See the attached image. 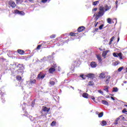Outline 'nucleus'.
<instances>
[{"label":"nucleus","instance_id":"7","mask_svg":"<svg viewBox=\"0 0 127 127\" xmlns=\"http://www.w3.org/2000/svg\"><path fill=\"white\" fill-rule=\"evenodd\" d=\"M44 77H45V75L42 74V73H40L38 75V79L43 80V79H44Z\"/></svg>","mask_w":127,"mask_h":127},{"label":"nucleus","instance_id":"12","mask_svg":"<svg viewBox=\"0 0 127 127\" xmlns=\"http://www.w3.org/2000/svg\"><path fill=\"white\" fill-rule=\"evenodd\" d=\"M90 66L92 68H96L97 67V64L95 62H91L90 64Z\"/></svg>","mask_w":127,"mask_h":127},{"label":"nucleus","instance_id":"58","mask_svg":"<svg viewBox=\"0 0 127 127\" xmlns=\"http://www.w3.org/2000/svg\"><path fill=\"white\" fill-rule=\"evenodd\" d=\"M2 103H4L5 102V100H2Z\"/></svg>","mask_w":127,"mask_h":127},{"label":"nucleus","instance_id":"31","mask_svg":"<svg viewBox=\"0 0 127 127\" xmlns=\"http://www.w3.org/2000/svg\"><path fill=\"white\" fill-rule=\"evenodd\" d=\"M103 116H104V113H103V112L100 113L98 115L99 118H102V117H103Z\"/></svg>","mask_w":127,"mask_h":127},{"label":"nucleus","instance_id":"43","mask_svg":"<svg viewBox=\"0 0 127 127\" xmlns=\"http://www.w3.org/2000/svg\"><path fill=\"white\" fill-rule=\"evenodd\" d=\"M47 0H42V2H43V3H45V2H47Z\"/></svg>","mask_w":127,"mask_h":127},{"label":"nucleus","instance_id":"62","mask_svg":"<svg viewBox=\"0 0 127 127\" xmlns=\"http://www.w3.org/2000/svg\"><path fill=\"white\" fill-rule=\"evenodd\" d=\"M120 40V38H118V41H119Z\"/></svg>","mask_w":127,"mask_h":127},{"label":"nucleus","instance_id":"56","mask_svg":"<svg viewBox=\"0 0 127 127\" xmlns=\"http://www.w3.org/2000/svg\"><path fill=\"white\" fill-rule=\"evenodd\" d=\"M33 0H29V1H33Z\"/></svg>","mask_w":127,"mask_h":127},{"label":"nucleus","instance_id":"13","mask_svg":"<svg viewBox=\"0 0 127 127\" xmlns=\"http://www.w3.org/2000/svg\"><path fill=\"white\" fill-rule=\"evenodd\" d=\"M82 97L85 99H89V98H90V97H89V94H88L87 93H83Z\"/></svg>","mask_w":127,"mask_h":127},{"label":"nucleus","instance_id":"26","mask_svg":"<svg viewBox=\"0 0 127 127\" xmlns=\"http://www.w3.org/2000/svg\"><path fill=\"white\" fill-rule=\"evenodd\" d=\"M78 33H70V36H76V35H78Z\"/></svg>","mask_w":127,"mask_h":127},{"label":"nucleus","instance_id":"2","mask_svg":"<svg viewBox=\"0 0 127 127\" xmlns=\"http://www.w3.org/2000/svg\"><path fill=\"white\" fill-rule=\"evenodd\" d=\"M42 115L41 116L42 117H44V116H46V115H47V113H45L43 112H47V113H48V112H49V111H50V109H48L47 107L43 106L42 110Z\"/></svg>","mask_w":127,"mask_h":127},{"label":"nucleus","instance_id":"17","mask_svg":"<svg viewBox=\"0 0 127 127\" xmlns=\"http://www.w3.org/2000/svg\"><path fill=\"white\" fill-rule=\"evenodd\" d=\"M49 72L52 74L53 72H55V68L51 67L49 69Z\"/></svg>","mask_w":127,"mask_h":127},{"label":"nucleus","instance_id":"6","mask_svg":"<svg viewBox=\"0 0 127 127\" xmlns=\"http://www.w3.org/2000/svg\"><path fill=\"white\" fill-rule=\"evenodd\" d=\"M99 77L100 79H105L106 78V72H101Z\"/></svg>","mask_w":127,"mask_h":127},{"label":"nucleus","instance_id":"48","mask_svg":"<svg viewBox=\"0 0 127 127\" xmlns=\"http://www.w3.org/2000/svg\"><path fill=\"white\" fill-rule=\"evenodd\" d=\"M111 98L112 99V100H113V101H115V98H114L113 96L111 97Z\"/></svg>","mask_w":127,"mask_h":127},{"label":"nucleus","instance_id":"55","mask_svg":"<svg viewBox=\"0 0 127 127\" xmlns=\"http://www.w3.org/2000/svg\"><path fill=\"white\" fill-rule=\"evenodd\" d=\"M99 50H100V51H103V49L101 48H99Z\"/></svg>","mask_w":127,"mask_h":127},{"label":"nucleus","instance_id":"18","mask_svg":"<svg viewBox=\"0 0 127 127\" xmlns=\"http://www.w3.org/2000/svg\"><path fill=\"white\" fill-rule=\"evenodd\" d=\"M101 103L102 104L105 105V106H108V105H109V103L106 100H102L101 101Z\"/></svg>","mask_w":127,"mask_h":127},{"label":"nucleus","instance_id":"10","mask_svg":"<svg viewBox=\"0 0 127 127\" xmlns=\"http://www.w3.org/2000/svg\"><path fill=\"white\" fill-rule=\"evenodd\" d=\"M17 68H19V70H21V72H22V70H23V65L21 64H18L17 66Z\"/></svg>","mask_w":127,"mask_h":127},{"label":"nucleus","instance_id":"50","mask_svg":"<svg viewBox=\"0 0 127 127\" xmlns=\"http://www.w3.org/2000/svg\"><path fill=\"white\" fill-rule=\"evenodd\" d=\"M34 104H33V101H32V107H34Z\"/></svg>","mask_w":127,"mask_h":127},{"label":"nucleus","instance_id":"35","mask_svg":"<svg viewBox=\"0 0 127 127\" xmlns=\"http://www.w3.org/2000/svg\"><path fill=\"white\" fill-rule=\"evenodd\" d=\"M80 78H82L83 80H85L86 79V77H85L84 75H80Z\"/></svg>","mask_w":127,"mask_h":127},{"label":"nucleus","instance_id":"19","mask_svg":"<svg viewBox=\"0 0 127 127\" xmlns=\"http://www.w3.org/2000/svg\"><path fill=\"white\" fill-rule=\"evenodd\" d=\"M101 125L102 126V127H106V126H107V122L105 121H102L101 122Z\"/></svg>","mask_w":127,"mask_h":127},{"label":"nucleus","instance_id":"46","mask_svg":"<svg viewBox=\"0 0 127 127\" xmlns=\"http://www.w3.org/2000/svg\"><path fill=\"white\" fill-rule=\"evenodd\" d=\"M99 93H100V94H104V92L102 91V90H99Z\"/></svg>","mask_w":127,"mask_h":127},{"label":"nucleus","instance_id":"36","mask_svg":"<svg viewBox=\"0 0 127 127\" xmlns=\"http://www.w3.org/2000/svg\"><path fill=\"white\" fill-rule=\"evenodd\" d=\"M16 79L18 80V81H20V80H21V76H17Z\"/></svg>","mask_w":127,"mask_h":127},{"label":"nucleus","instance_id":"60","mask_svg":"<svg viewBox=\"0 0 127 127\" xmlns=\"http://www.w3.org/2000/svg\"><path fill=\"white\" fill-rule=\"evenodd\" d=\"M116 8H118V5H116Z\"/></svg>","mask_w":127,"mask_h":127},{"label":"nucleus","instance_id":"51","mask_svg":"<svg viewBox=\"0 0 127 127\" xmlns=\"http://www.w3.org/2000/svg\"><path fill=\"white\" fill-rule=\"evenodd\" d=\"M98 30H99V28H95V31H98Z\"/></svg>","mask_w":127,"mask_h":127},{"label":"nucleus","instance_id":"24","mask_svg":"<svg viewBox=\"0 0 127 127\" xmlns=\"http://www.w3.org/2000/svg\"><path fill=\"white\" fill-rule=\"evenodd\" d=\"M51 127H55L56 126V121H53L52 123L51 124Z\"/></svg>","mask_w":127,"mask_h":127},{"label":"nucleus","instance_id":"39","mask_svg":"<svg viewBox=\"0 0 127 127\" xmlns=\"http://www.w3.org/2000/svg\"><path fill=\"white\" fill-rule=\"evenodd\" d=\"M98 10V8H94L92 9V12H94V11H97Z\"/></svg>","mask_w":127,"mask_h":127},{"label":"nucleus","instance_id":"41","mask_svg":"<svg viewBox=\"0 0 127 127\" xmlns=\"http://www.w3.org/2000/svg\"><path fill=\"white\" fill-rule=\"evenodd\" d=\"M114 39H115V37H112L110 39L111 42H113V41H114Z\"/></svg>","mask_w":127,"mask_h":127},{"label":"nucleus","instance_id":"5","mask_svg":"<svg viewBox=\"0 0 127 127\" xmlns=\"http://www.w3.org/2000/svg\"><path fill=\"white\" fill-rule=\"evenodd\" d=\"M14 13H15L16 14H19L20 15H24V14H25V13H24V12L22 11H20L17 9L14 10Z\"/></svg>","mask_w":127,"mask_h":127},{"label":"nucleus","instance_id":"20","mask_svg":"<svg viewBox=\"0 0 127 127\" xmlns=\"http://www.w3.org/2000/svg\"><path fill=\"white\" fill-rule=\"evenodd\" d=\"M17 52L19 54H23L24 53V51H23L22 50L19 49L17 50Z\"/></svg>","mask_w":127,"mask_h":127},{"label":"nucleus","instance_id":"15","mask_svg":"<svg viewBox=\"0 0 127 127\" xmlns=\"http://www.w3.org/2000/svg\"><path fill=\"white\" fill-rule=\"evenodd\" d=\"M29 83L31 85H32L33 84H35V83H36V80L33 79H31L30 80Z\"/></svg>","mask_w":127,"mask_h":127},{"label":"nucleus","instance_id":"34","mask_svg":"<svg viewBox=\"0 0 127 127\" xmlns=\"http://www.w3.org/2000/svg\"><path fill=\"white\" fill-rule=\"evenodd\" d=\"M50 84L52 85V86H53L55 84V82H54V81H51Z\"/></svg>","mask_w":127,"mask_h":127},{"label":"nucleus","instance_id":"22","mask_svg":"<svg viewBox=\"0 0 127 127\" xmlns=\"http://www.w3.org/2000/svg\"><path fill=\"white\" fill-rule=\"evenodd\" d=\"M109 86H106L104 87V91H106V92H107V93H109Z\"/></svg>","mask_w":127,"mask_h":127},{"label":"nucleus","instance_id":"1","mask_svg":"<svg viewBox=\"0 0 127 127\" xmlns=\"http://www.w3.org/2000/svg\"><path fill=\"white\" fill-rule=\"evenodd\" d=\"M105 14V11H99L98 13H95L93 16H96V18L98 19L99 17L103 16Z\"/></svg>","mask_w":127,"mask_h":127},{"label":"nucleus","instance_id":"27","mask_svg":"<svg viewBox=\"0 0 127 127\" xmlns=\"http://www.w3.org/2000/svg\"><path fill=\"white\" fill-rule=\"evenodd\" d=\"M97 58L98 60L99 61V62H102V58H101V56L97 55Z\"/></svg>","mask_w":127,"mask_h":127},{"label":"nucleus","instance_id":"44","mask_svg":"<svg viewBox=\"0 0 127 127\" xmlns=\"http://www.w3.org/2000/svg\"><path fill=\"white\" fill-rule=\"evenodd\" d=\"M12 66H14V68H16L17 64H12Z\"/></svg>","mask_w":127,"mask_h":127},{"label":"nucleus","instance_id":"52","mask_svg":"<svg viewBox=\"0 0 127 127\" xmlns=\"http://www.w3.org/2000/svg\"><path fill=\"white\" fill-rule=\"evenodd\" d=\"M123 83H124V84H127V81H123Z\"/></svg>","mask_w":127,"mask_h":127},{"label":"nucleus","instance_id":"61","mask_svg":"<svg viewBox=\"0 0 127 127\" xmlns=\"http://www.w3.org/2000/svg\"><path fill=\"white\" fill-rule=\"evenodd\" d=\"M22 110H23V111H24L25 109L23 108Z\"/></svg>","mask_w":127,"mask_h":127},{"label":"nucleus","instance_id":"28","mask_svg":"<svg viewBox=\"0 0 127 127\" xmlns=\"http://www.w3.org/2000/svg\"><path fill=\"white\" fill-rule=\"evenodd\" d=\"M100 2V1H95L94 2H93L92 5H96L97 4H98V3H99Z\"/></svg>","mask_w":127,"mask_h":127},{"label":"nucleus","instance_id":"40","mask_svg":"<svg viewBox=\"0 0 127 127\" xmlns=\"http://www.w3.org/2000/svg\"><path fill=\"white\" fill-rule=\"evenodd\" d=\"M40 47H41V45H39L37 46V49L38 50H40Z\"/></svg>","mask_w":127,"mask_h":127},{"label":"nucleus","instance_id":"23","mask_svg":"<svg viewBox=\"0 0 127 127\" xmlns=\"http://www.w3.org/2000/svg\"><path fill=\"white\" fill-rule=\"evenodd\" d=\"M89 99H91V100H93V101L96 102V98H95V97H94L93 96H90Z\"/></svg>","mask_w":127,"mask_h":127},{"label":"nucleus","instance_id":"3","mask_svg":"<svg viewBox=\"0 0 127 127\" xmlns=\"http://www.w3.org/2000/svg\"><path fill=\"white\" fill-rule=\"evenodd\" d=\"M113 55L114 57H119L120 59H123V54L122 53H113Z\"/></svg>","mask_w":127,"mask_h":127},{"label":"nucleus","instance_id":"54","mask_svg":"<svg viewBox=\"0 0 127 127\" xmlns=\"http://www.w3.org/2000/svg\"><path fill=\"white\" fill-rule=\"evenodd\" d=\"M97 25H98V22L96 23V24L95 25V27H96L97 26Z\"/></svg>","mask_w":127,"mask_h":127},{"label":"nucleus","instance_id":"59","mask_svg":"<svg viewBox=\"0 0 127 127\" xmlns=\"http://www.w3.org/2000/svg\"><path fill=\"white\" fill-rule=\"evenodd\" d=\"M1 98H2V97H3V94H1Z\"/></svg>","mask_w":127,"mask_h":127},{"label":"nucleus","instance_id":"9","mask_svg":"<svg viewBox=\"0 0 127 127\" xmlns=\"http://www.w3.org/2000/svg\"><path fill=\"white\" fill-rule=\"evenodd\" d=\"M110 80H111V75H108L106 77L105 82L106 84H109L110 83Z\"/></svg>","mask_w":127,"mask_h":127},{"label":"nucleus","instance_id":"16","mask_svg":"<svg viewBox=\"0 0 127 127\" xmlns=\"http://www.w3.org/2000/svg\"><path fill=\"white\" fill-rule=\"evenodd\" d=\"M108 52H109V51H103L102 53V56L103 57H106V56H107V54H108Z\"/></svg>","mask_w":127,"mask_h":127},{"label":"nucleus","instance_id":"11","mask_svg":"<svg viewBox=\"0 0 127 127\" xmlns=\"http://www.w3.org/2000/svg\"><path fill=\"white\" fill-rule=\"evenodd\" d=\"M84 30H85V27L84 26H81V27H79L78 28L77 31H78V32H82V31H83Z\"/></svg>","mask_w":127,"mask_h":127},{"label":"nucleus","instance_id":"38","mask_svg":"<svg viewBox=\"0 0 127 127\" xmlns=\"http://www.w3.org/2000/svg\"><path fill=\"white\" fill-rule=\"evenodd\" d=\"M55 37H56V35H52L50 36V38H52V39H53V38H55Z\"/></svg>","mask_w":127,"mask_h":127},{"label":"nucleus","instance_id":"4","mask_svg":"<svg viewBox=\"0 0 127 127\" xmlns=\"http://www.w3.org/2000/svg\"><path fill=\"white\" fill-rule=\"evenodd\" d=\"M8 4L12 7V8H14L16 6V4L13 1L10 0L8 1Z\"/></svg>","mask_w":127,"mask_h":127},{"label":"nucleus","instance_id":"29","mask_svg":"<svg viewBox=\"0 0 127 127\" xmlns=\"http://www.w3.org/2000/svg\"><path fill=\"white\" fill-rule=\"evenodd\" d=\"M124 69V66L120 67L118 68V72H122V70Z\"/></svg>","mask_w":127,"mask_h":127},{"label":"nucleus","instance_id":"53","mask_svg":"<svg viewBox=\"0 0 127 127\" xmlns=\"http://www.w3.org/2000/svg\"><path fill=\"white\" fill-rule=\"evenodd\" d=\"M111 44H112V42H111V41H110L109 43V45H111Z\"/></svg>","mask_w":127,"mask_h":127},{"label":"nucleus","instance_id":"42","mask_svg":"<svg viewBox=\"0 0 127 127\" xmlns=\"http://www.w3.org/2000/svg\"><path fill=\"white\" fill-rule=\"evenodd\" d=\"M52 66L54 67V68H56V67H57V65L56 64H53L52 65Z\"/></svg>","mask_w":127,"mask_h":127},{"label":"nucleus","instance_id":"45","mask_svg":"<svg viewBox=\"0 0 127 127\" xmlns=\"http://www.w3.org/2000/svg\"><path fill=\"white\" fill-rule=\"evenodd\" d=\"M122 113H127V111L125 109H124V110L122 111Z\"/></svg>","mask_w":127,"mask_h":127},{"label":"nucleus","instance_id":"37","mask_svg":"<svg viewBox=\"0 0 127 127\" xmlns=\"http://www.w3.org/2000/svg\"><path fill=\"white\" fill-rule=\"evenodd\" d=\"M103 27H104V24H102L99 26V29L100 30H102L103 29Z\"/></svg>","mask_w":127,"mask_h":127},{"label":"nucleus","instance_id":"32","mask_svg":"<svg viewBox=\"0 0 127 127\" xmlns=\"http://www.w3.org/2000/svg\"><path fill=\"white\" fill-rule=\"evenodd\" d=\"M88 86H94V82L91 81L89 82Z\"/></svg>","mask_w":127,"mask_h":127},{"label":"nucleus","instance_id":"63","mask_svg":"<svg viewBox=\"0 0 127 127\" xmlns=\"http://www.w3.org/2000/svg\"><path fill=\"white\" fill-rule=\"evenodd\" d=\"M126 72H127V67L126 68Z\"/></svg>","mask_w":127,"mask_h":127},{"label":"nucleus","instance_id":"57","mask_svg":"<svg viewBox=\"0 0 127 127\" xmlns=\"http://www.w3.org/2000/svg\"><path fill=\"white\" fill-rule=\"evenodd\" d=\"M58 68H59V71H60V67L59 66Z\"/></svg>","mask_w":127,"mask_h":127},{"label":"nucleus","instance_id":"21","mask_svg":"<svg viewBox=\"0 0 127 127\" xmlns=\"http://www.w3.org/2000/svg\"><path fill=\"white\" fill-rule=\"evenodd\" d=\"M99 11H105V7L103 6H101L100 7H99Z\"/></svg>","mask_w":127,"mask_h":127},{"label":"nucleus","instance_id":"25","mask_svg":"<svg viewBox=\"0 0 127 127\" xmlns=\"http://www.w3.org/2000/svg\"><path fill=\"white\" fill-rule=\"evenodd\" d=\"M107 22L108 23H109V24H112V19L108 18L107 19Z\"/></svg>","mask_w":127,"mask_h":127},{"label":"nucleus","instance_id":"30","mask_svg":"<svg viewBox=\"0 0 127 127\" xmlns=\"http://www.w3.org/2000/svg\"><path fill=\"white\" fill-rule=\"evenodd\" d=\"M119 120H120V118H117L115 120V122L114 123L115 125H118V122H119Z\"/></svg>","mask_w":127,"mask_h":127},{"label":"nucleus","instance_id":"47","mask_svg":"<svg viewBox=\"0 0 127 127\" xmlns=\"http://www.w3.org/2000/svg\"><path fill=\"white\" fill-rule=\"evenodd\" d=\"M16 0V1L17 4H18V3H19V1H20V0Z\"/></svg>","mask_w":127,"mask_h":127},{"label":"nucleus","instance_id":"33","mask_svg":"<svg viewBox=\"0 0 127 127\" xmlns=\"http://www.w3.org/2000/svg\"><path fill=\"white\" fill-rule=\"evenodd\" d=\"M118 91H119V89H118V88L117 87L113 88V92H118Z\"/></svg>","mask_w":127,"mask_h":127},{"label":"nucleus","instance_id":"49","mask_svg":"<svg viewBox=\"0 0 127 127\" xmlns=\"http://www.w3.org/2000/svg\"><path fill=\"white\" fill-rule=\"evenodd\" d=\"M118 2H119V1L118 0H116V2H115L116 4L118 5Z\"/></svg>","mask_w":127,"mask_h":127},{"label":"nucleus","instance_id":"64","mask_svg":"<svg viewBox=\"0 0 127 127\" xmlns=\"http://www.w3.org/2000/svg\"><path fill=\"white\" fill-rule=\"evenodd\" d=\"M125 107H127V105H125Z\"/></svg>","mask_w":127,"mask_h":127},{"label":"nucleus","instance_id":"8","mask_svg":"<svg viewBox=\"0 0 127 127\" xmlns=\"http://www.w3.org/2000/svg\"><path fill=\"white\" fill-rule=\"evenodd\" d=\"M86 76L88 78H90V79H94V78H95V74L93 73H88Z\"/></svg>","mask_w":127,"mask_h":127},{"label":"nucleus","instance_id":"14","mask_svg":"<svg viewBox=\"0 0 127 127\" xmlns=\"http://www.w3.org/2000/svg\"><path fill=\"white\" fill-rule=\"evenodd\" d=\"M111 6H109L108 5H105L104 6V8H105V11H108V10H110V9L111 8Z\"/></svg>","mask_w":127,"mask_h":127}]
</instances>
